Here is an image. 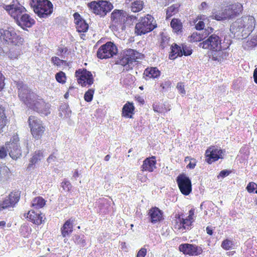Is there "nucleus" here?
Here are the masks:
<instances>
[{
	"instance_id": "obj_58",
	"label": "nucleus",
	"mask_w": 257,
	"mask_h": 257,
	"mask_svg": "<svg viewBox=\"0 0 257 257\" xmlns=\"http://www.w3.org/2000/svg\"><path fill=\"white\" fill-rule=\"evenodd\" d=\"M208 8V5L205 2H202L199 6L198 9L201 11L207 10Z\"/></svg>"
},
{
	"instance_id": "obj_16",
	"label": "nucleus",
	"mask_w": 257,
	"mask_h": 257,
	"mask_svg": "<svg viewBox=\"0 0 257 257\" xmlns=\"http://www.w3.org/2000/svg\"><path fill=\"white\" fill-rule=\"evenodd\" d=\"M179 249L184 254L189 255H198L202 252L201 247L189 243L180 244L179 246Z\"/></svg>"
},
{
	"instance_id": "obj_29",
	"label": "nucleus",
	"mask_w": 257,
	"mask_h": 257,
	"mask_svg": "<svg viewBox=\"0 0 257 257\" xmlns=\"http://www.w3.org/2000/svg\"><path fill=\"white\" fill-rule=\"evenodd\" d=\"M144 74L149 78H156L160 75V71L156 67L148 68L145 70Z\"/></svg>"
},
{
	"instance_id": "obj_42",
	"label": "nucleus",
	"mask_w": 257,
	"mask_h": 257,
	"mask_svg": "<svg viewBox=\"0 0 257 257\" xmlns=\"http://www.w3.org/2000/svg\"><path fill=\"white\" fill-rule=\"evenodd\" d=\"M233 245V242L228 239L224 240L221 243V247L225 250H229Z\"/></svg>"
},
{
	"instance_id": "obj_63",
	"label": "nucleus",
	"mask_w": 257,
	"mask_h": 257,
	"mask_svg": "<svg viewBox=\"0 0 257 257\" xmlns=\"http://www.w3.org/2000/svg\"><path fill=\"white\" fill-rule=\"evenodd\" d=\"M196 166V161L195 160H193V162L191 161L187 165V167L190 169H194Z\"/></svg>"
},
{
	"instance_id": "obj_15",
	"label": "nucleus",
	"mask_w": 257,
	"mask_h": 257,
	"mask_svg": "<svg viewBox=\"0 0 257 257\" xmlns=\"http://www.w3.org/2000/svg\"><path fill=\"white\" fill-rule=\"evenodd\" d=\"M222 150L216 148L214 146H211L207 149L205 152L206 161L208 164L222 158Z\"/></svg>"
},
{
	"instance_id": "obj_25",
	"label": "nucleus",
	"mask_w": 257,
	"mask_h": 257,
	"mask_svg": "<svg viewBox=\"0 0 257 257\" xmlns=\"http://www.w3.org/2000/svg\"><path fill=\"white\" fill-rule=\"evenodd\" d=\"M149 215L150 217V221L152 223H156L162 219V212L157 207L151 208L149 212Z\"/></svg>"
},
{
	"instance_id": "obj_13",
	"label": "nucleus",
	"mask_w": 257,
	"mask_h": 257,
	"mask_svg": "<svg viewBox=\"0 0 257 257\" xmlns=\"http://www.w3.org/2000/svg\"><path fill=\"white\" fill-rule=\"evenodd\" d=\"M24 216L29 221L34 224L40 225L45 221L44 215L40 211H35L33 209L29 210L27 213L24 214Z\"/></svg>"
},
{
	"instance_id": "obj_47",
	"label": "nucleus",
	"mask_w": 257,
	"mask_h": 257,
	"mask_svg": "<svg viewBox=\"0 0 257 257\" xmlns=\"http://www.w3.org/2000/svg\"><path fill=\"white\" fill-rule=\"evenodd\" d=\"M75 242L82 247H84L86 244L85 240L78 235H75Z\"/></svg>"
},
{
	"instance_id": "obj_33",
	"label": "nucleus",
	"mask_w": 257,
	"mask_h": 257,
	"mask_svg": "<svg viewBox=\"0 0 257 257\" xmlns=\"http://www.w3.org/2000/svg\"><path fill=\"white\" fill-rule=\"evenodd\" d=\"M144 6V2L141 0H135L131 3V10L136 13L141 11Z\"/></svg>"
},
{
	"instance_id": "obj_21",
	"label": "nucleus",
	"mask_w": 257,
	"mask_h": 257,
	"mask_svg": "<svg viewBox=\"0 0 257 257\" xmlns=\"http://www.w3.org/2000/svg\"><path fill=\"white\" fill-rule=\"evenodd\" d=\"M13 46L7 53L9 58L11 60L18 59L23 54L22 48L24 44H20L19 45H12Z\"/></svg>"
},
{
	"instance_id": "obj_28",
	"label": "nucleus",
	"mask_w": 257,
	"mask_h": 257,
	"mask_svg": "<svg viewBox=\"0 0 257 257\" xmlns=\"http://www.w3.org/2000/svg\"><path fill=\"white\" fill-rule=\"evenodd\" d=\"M257 45V32L250 36V38L243 44L244 49H251Z\"/></svg>"
},
{
	"instance_id": "obj_54",
	"label": "nucleus",
	"mask_w": 257,
	"mask_h": 257,
	"mask_svg": "<svg viewBox=\"0 0 257 257\" xmlns=\"http://www.w3.org/2000/svg\"><path fill=\"white\" fill-rule=\"evenodd\" d=\"M204 27V23L203 21H199L195 25V28L197 30H203Z\"/></svg>"
},
{
	"instance_id": "obj_18",
	"label": "nucleus",
	"mask_w": 257,
	"mask_h": 257,
	"mask_svg": "<svg viewBox=\"0 0 257 257\" xmlns=\"http://www.w3.org/2000/svg\"><path fill=\"white\" fill-rule=\"evenodd\" d=\"M74 22L77 31L78 33H85L87 31L89 26L80 15L76 12L73 14Z\"/></svg>"
},
{
	"instance_id": "obj_39",
	"label": "nucleus",
	"mask_w": 257,
	"mask_h": 257,
	"mask_svg": "<svg viewBox=\"0 0 257 257\" xmlns=\"http://www.w3.org/2000/svg\"><path fill=\"white\" fill-rule=\"evenodd\" d=\"M51 61L54 65L57 66H60L61 65H65L66 66L69 65V63L67 62L65 60H61L56 56L52 57L51 58Z\"/></svg>"
},
{
	"instance_id": "obj_30",
	"label": "nucleus",
	"mask_w": 257,
	"mask_h": 257,
	"mask_svg": "<svg viewBox=\"0 0 257 257\" xmlns=\"http://www.w3.org/2000/svg\"><path fill=\"white\" fill-rule=\"evenodd\" d=\"M182 56L181 52V47L174 44L171 47V54L169 55V58L173 60L176 58L177 57H181Z\"/></svg>"
},
{
	"instance_id": "obj_57",
	"label": "nucleus",
	"mask_w": 257,
	"mask_h": 257,
	"mask_svg": "<svg viewBox=\"0 0 257 257\" xmlns=\"http://www.w3.org/2000/svg\"><path fill=\"white\" fill-rule=\"evenodd\" d=\"M171 85V82L170 81H166L164 83L161 84V87L163 89H166L170 88Z\"/></svg>"
},
{
	"instance_id": "obj_9",
	"label": "nucleus",
	"mask_w": 257,
	"mask_h": 257,
	"mask_svg": "<svg viewBox=\"0 0 257 257\" xmlns=\"http://www.w3.org/2000/svg\"><path fill=\"white\" fill-rule=\"evenodd\" d=\"M153 19L152 17L149 15L142 18L136 25L135 33L138 35H142L152 31L155 28L152 23Z\"/></svg>"
},
{
	"instance_id": "obj_26",
	"label": "nucleus",
	"mask_w": 257,
	"mask_h": 257,
	"mask_svg": "<svg viewBox=\"0 0 257 257\" xmlns=\"http://www.w3.org/2000/svg\"><path fill=\"white\" fill-rule=\"evenodd\" d=\"M44 154L42 150H37L32 154V157L30 159L29 164L27 168L30 169L35 165L41 161L44 158Z\"/></svg>"
},
{
	"instance_id": "obj_1",
	"label": "nucleus",
	"mask_w": 257,
	"mask_h": 257,
	"mask_svg": "<svg viewBox=\"0 0 257 257\" xmlns=\"http://www.w3.org/2000/svg\"><path fill=\"white\" fill-rule=\"evenodd\" d=\"M20 100L30 108L41 115L47 116L50 113V104L33 92L22 81L16 82Z\"/></svg>"
},
{
	"instance_id": "obj_22",
	"label": "nucleus",
	"mask_w": 257,
	"mask_h": 257,
	"mask_svg": "<svg viewBox=\"0 0 257 257\" xmlns=\"http://www.w3.org/2000/svg\"><path fill=\"white\" fill-rule=\"evenodd\" d=\"M156 157L152 156L146 158L144 161L142 166V170L143 171H148L152 172L156 168Z\"/></svg>"
},
{
	"instance_id": "obj_19",
	"label": "nucleus",
	"mask_w": 257,
	"mask_h": 257,
	"mask_svg": "<svg viewBox=\"0 0 257 257\" xmlns=\"http://www.w3.org/2000/svg\"><path fill=\"white\" fill-rule=\"evenodd\" d=\"M21 197V192L15 190L11 193L4 200V205L7 208L14 207L19 202Z\"/></svg>"
},
{
	"instance_id": "obj_34",
	"label": "nucleus",
	"mask_w": 257,
	"mask_h": 257,
	"mask_svg": "<svg viewBox=\"0 0 257 257\" xmlns=\"http://www.w3.org/2000/svg\"><path fill=\"white\" fill-rule=\"evenodd\" d=\"M46 204V201L42 197L39 196L34 198L32 203V206L36 208L43 207Z\"/></svg>"
},
{
	"instance_id": "obj_23",
	"label": "nucleus",
	"mask_w": 257,
	"mask_h": 257,
	"mask_svg": "<svg viewBox=\"0 0 257 257\" xmlns=\"http://www.w3.org/2000/svg\"><path fill=\"white\" fill-rule=\"evenodd\" d=\"M213 29L211 27H208L207 29H205L203 30L202 33H193L191 38L192 40L194 42H199L205 38L207 37L211 33L213 32Z\"/></svg>"
},
{
	"instance_id": "obj_59",
	"label": "nucleus",
	"mask_w": 257,
	"mask_h": 257,
	"mask_svg": "<svg viewBox=\"0 0 257 257\" xmlns=\"http://www.w3.org/2000/svg\"><path fill=\"white\" fill-rule=\"evenodd\" d=\"M68 50L67 47H59L58 49V51L60 53L59 55L62 56L63 53H66L68 52Z\"/></svg>"
},
{
	"instance_id": "obj_7",
	"label": "nucleus",
	"mask_w": 257,
	"mask_h": 257,
	"mask_svg": "<svg viewBox=\"0 0 257 257\" xmlns=\"http://www.w3.org/2000/svg\"><path fill=\"white\" fill-rule=\"evenodd\" d=\"M19 142V136L16 134L12 137L10 141L6 143L9 156L13 160H16L22 156V152Z\"/></svg>"
},
{
	"instance_id": "obj_27",
	"label": "nucleus",
	"mask_w": 257,
	"mask_h": 257,
	"mask_svg": "<svg viewBox=\"0 0 257 257\" xmlns=\"http://www.w3.org/2000/svg\"><path fill=\"white\" fill-rule=\"evenodd\" d=\"M74 219L70 218L67 220L61 228V232L63 237H65L73 231V222Z\"/></svg>"
},
{
	"instance_id": "obj_56",
	"label": "nucleus",
	"mask_w": 257,
	"mask_h": 257,
	"mask_svg": "<svg viewBox=\"0 0 257 257\" xmlns=\"http://www.w3.org/2000/svg\"><path fill=\"white\" fill-rule=\"evenodd\" d=\"M229 174H230L229 171H228L226 170H224L221 171L220 172L219 175L218 176V177H221L222 178H224L225 177L228 176Z\"/></svg>"
},
{
	"instance_id": "obj_31",
	"label": "nucleus",
	"mask_w": 257,
	"mask_h": 257,
	"mask_svg": "<svg viewBox=\"0 0 257 257\" xmlns=\"http://www.w3.org/2000/svg\"><path fill=\"white\" fill-rule=\"evenodd\" d=\"M134 110V106L133 103H127L123 107L122 114L124 116L126 117H132L131 114Z\"/></svg>"
},
{
	"instance_id": "obj_49",
	"label": "nucleus",
	"mask_w": 257,
	"mask_h": 257,
	"mask_svg": "<svg viewBox=\"0 0 257 257\" xmlns=\"http://www.w3.org/2000/svg\"><path fill=\"white\" fill-rule=\"evenodd\" d=\"M8 122L7 118H0V134L4 131V128L6 127Z\"/></svg>"
},
{
	"instance_id": "obj_51",
	"label": "nucleus",
	"mask_w": 257,
	"mask_h": 257,
	"mask_svg": "<svg viewBox=\"0 0 257 257\" xmlns=\"http://www.w3.org/2000/svg\"><path fill=\"white\" fill-rule=\"evenodd\" d=\"M177 88L180 93L182 94H185L186 93V91L184 89V85L181 82H179L177 85Z\"/></svg>"
},
{
	"instance_id": "obj_32",
	"label": "nucleus",
	"mask_w": 257,
	"mask_h": 257,
	"mask_svg": "<svg viewBox=\"0 0 257 257\" xmlns=\"http://www.w3.org/2000/svg\"><path fill=\"white\" fill-rule=\"evenodd\" d=\"M211 56L213 60L219 62L221 61L224 59V57L226 56V54L221 50L220 48L218 50L212 51Z\"/></svg>"
},
{
	"instance_id": "obj_64",
	"label": "nucleus",
	"mask_w": 257,
	"mask_h": 257,
	"mask_svg": "<svg viewBox=\"0 0 257 257\" xmlns=\"http://www.w3.org/2000/svg\"><path fill=\"white\" fill-rule=\"evenodd\" d=\"M253 77L254 82L257 84V67L254 70Z\"/></svg>"
},
{
	"instance_id": "obj_2",
	"label": "nucleus",
	"mask_w": 257,
	"mask_h": 257,
	"mask_svg": "<svg viewBox=\"0 0 257 257\" xmlns=\"http://www.w3.org/2000/svg\"><path fill=\"white\" fill-rule=\"evenodd\" d=\"M255 19L252 16H246L237 19L230 26V31L238 39L247 38L255 28Z\"/></svg>"
},
{
	"instance_id": "obj_43",
	"label": "nucleus",
	"mask_w": 257,
	"mask_h": 257,
	"mask_svg": "<svg viewBox=\"0 0 257 257\" xmlns=\"http://www.w3.org/2000/svg\"><path fill=\"white\" fill-rule=\"evenodd\" d=\"M61 186L64 191L67 192H70L72 187L71 183L65 179L62 182Z\"/></svg>"
},
{
	"instance_id": "obj_17",
	"label": "nucleus",
	"mask_w": 257,
	"mask_h": 257,
	"mask_svg": "<svg viewBox=\"0 0 257 257\" xmlns=\"http://www.w3.org/2000/svg\"><path fill=\"white\" fill-rule=\"evenodd\" d=\"M96 55L100 59L112 57V42H108L101 46L97 50Z\"/></svg>"
},
{
	"instance_id": "obj_4",
	"label": "nucleus",
	"mask_w": 257,
	"mask_h": 257,
	"mask_svg": "<svg viewBox=\"0 0 257 257\" xmlns=\"http://www.w3.org/2000/svg\"><path fill=\"white\" fill-rule=\"evenodd\" d=\"M0 40L7 45H19L24 43V39L13 27L0 29Z\"/></svg>"
},
{
	"instance_id": "obj_5",
	"label": "nucleus",
	"mask_w": 257,
	"mask_h": 257,
	"mask_svg": "<svg viewBox=\"0 0 257 257\" xmlns=\"http://www.w3.org/2000/svg\"><path fill=\"white\" fill-rule=\"evenodd\" d=\"M30 4L40 18H46L53 12V5L48 0H30Z\"/></svg>"
},
{
	"instance_id": "obj_41",
	"label": "nucleus",
	"mask_w": 257,
	"mask_h": 257,
	"mask_svg": "<svg viewBox=\"0 0 257 257\" xmlns=\"http://www.w3.org/2000/svg\"><path fill=\"white\" fill-rule=\"evenodd\" d=\"M232 10L234 14H235L236 16L239 14L243 10V7L242 5L239 3H234V4L230 5Z\"/></svg>"
},
{
	"instance_id": "obj_6",
	"label": "nucleus",
	"mask_w": 257,
	"mask_h": 257,
	"mask_svg": "<svg viewBox=\"0 0 257 257\" xmlns=\"http://www.w3.org/2000/svg\"><path fill=\"white\" fill-rule=\"evenodd\" d=\"M28 122L33 138L37 140L41 139L46 130L43 121L36 116L31 115L28 118Z\"/></svg>"
},
{
	"instance_id": "obj_40",
	"label": "nucleus",
	"mask_w": 257,
	"mask_h": 257,
	"mask_svg": "<svg viewBox=\"0 0 257 257\" xmlns=\"http://www.w3.org/2000/svg\"><path fill=\"white\" fill-rule=\"evenodd\" d=\"M94 92L95 89L93 88L89 89L87 91H86L84 95V99L85 101L87 102H91L93 99Z\"/></svg>"
},
{
	"instance_id": "obj_60",
	"label": "nucleus",
	"mask_w": 257,
	"mask_h": 257,
	"mask_svg": "<svg viewBox=\"0 0 257 257\" xmlns=\"http://www.w3.org/2000/svg\"><path fill=\"white\" fill-rule=\"evenodd\" d=\"M227 11L228 12V14L230 15V19H232L236 16L235 14H234L233 11L232 10L231 7L230 5H229L227 8H226Z\"/></svg>"
},
{
	"instance_id": "obj_61",
	"label": "nucleus",
	"mask_w": 257,
	"mask_h": 257,
	"mask_svg": "<svg viewBox=\"0 0 257 257\" xmlns=\"http://www.w3.org/2000/svg\"><path fill=\"white\" fill-rule=\"evenodd\" d=\"M8 168L5 167H0V178L7 172Z\"/></svg>"
},
{
	"instance_id": "obj_37",
	"label": "nucleus",
	"mask_w": 257,
	"mask_h": 257,
	"mask_svg": "<svg viewBox=\"0 0 257 257\" xmlns=\"http://www.w3.org/2000/svg\"><path fill=\"white\" fill-rule=\"evenodd\" d=\"M171 26L176 32H179L182 29V24L178 19H173L171 22Z\"/></svg>"
},
{
	"instance_id": "obj_52",
	"label": "nucleus",
	"mask_w": 257,
	"mask_h": 257,
	"mask_svg": "<svg viewBox=\"0 0 257 257\" xmlns=\"http://www.w3.org/2000/svg\"><path fill=\"white\" fill-rule=\"evenodd\" d=\"M147 254V249L141 248L138 252L136 257H145Z\"/></svg>"
},
{
	"instance_id": "obj_36",
	"label": "nucleus",
	"mask_w": 257,
	"mask_h": 257,
	"mask_svg": "<svg viewBox=\"0 0 257 257\" xmlns=\"http://www.w3.org/2000/svg\"><path fill=\"white\" fill-rule=\"evenodd\" d=\"M214 19L217 21H221L225 19H230V15L228 14L226 8L222 13L216 14L213 16Z\"/></svg>"
},
{
	"instance_id": "obj_55",
	"label": "nucleus",
	"mask_w": 257,
	"mask_h": 257,
	"mask_svg": "<svg viewBox=\"0 0 257 257\" xmlns=\"http://www.w3.org/2000/svg\"><path fill=\"white\" fill-rule=\"evenodd\" d=\"M170 3V0H160L158 4L160 7H165Z\"/></svg>"
},
{
	"instance_id": "obj_53",
	"label": "nucleus",
	"mask_w": 257,
	"mask_h": 257,
	"mask_svg": "<svg viewBox=\"0 0 257 257\" xmlns=\"http://www.w3.org/2000/svg\"><path fill=\"white\" fill-rule=\"evenodd\" d=\"M5 77L0 71V91H2L5 86Z\"/></svg>"
},
{
	"instance_id": "obj_8",
	"label": "nucleus",
	"mask_w": 257,
	"mask_h": 257,
	"mask_svg": "<svg viewBox=\"0 0 257 257\" xmlns=\"http://www.w3.org/2000/svg\"><path fill=\"white\" fill-rule=\"evenodd\" d=\"M88 7L96 15H105L112 8V4L106 1L99 0L92 1L87 5Z\"/></svg>"
},
{
	"instance_id": "obj_46",
	"label": "nucleus",
	"mask_w": 257,
	"mask_h": 257,
	"mask_svg": "<svg viewBox=\"0 0 257 257\" xmlns=\"http://www.w3.org/2000/svg\"><path fill=\"white\" fill-rule=\"evenodd\" d=\"M0 118H7L6 116V105L5 103H0Z\"/></svg>"
},
{
	"instance_id": "obj_14",
	"label": "nucleus",
	"mask_w": 257,
	"mask_h": 257,
	"mask_svg": "<svg viewBox=\"0 0 257 257\" xmlns=\"http://www.w3.org/2000/svg\"><path fill=\"white\" fill-rule=\"evenodd\" d=\"M13 3L12 4L6 6L5 10L14 19L17 20L26 11V9L19 3L15 4L14 1Z\"/></svg>"
},
{
	"instance_id": "obj_3",
	"label": "nucleus",
	"mask_w": 257,
	"mask_h": 257,
	"mask_svg": "<svg viewBox=\"0 0 257 257\" xmlns=\"http://www.w3.org/2000/svg\"><path fill=\"white\" fill-rule=\"evenodd\" d=\"M118 53V49L113 43V59H115V64L125 66L126 70L133 68V63L137 62L140 55L139 52L131 49L119 55L117 54Z\"/></svg>"
},
{
	"instance_id": "obj_11",
	"label": "nucleus",
	"mask_w": 257,
	"mask_h": 257,
	"mask_svg": "<svg viewBox=\"0 0 257 257\" xmlns=\"http://www.w3.org/2000/svg\"><path fill=\"white\" fill-rule=\"evenodd\" d=\"M207 37L206 40L199 43L200 47L209 49L212 51L218 50L221 48V40L219 36L215 34H211Z\"/></svg>"
},
{
	"instance_id": "obj_50",
	"label": "nucleus",
	"mask_w": 257,
	"mask_h": 257,
	"mask_svg": "<svg viewBox=\"0 0 257 257\" xmlns=\"http://www.w3.org/2000/svg\"><path fill=\"white\" fill-rule=\"evenodd\" d=\"M257 187V185L254 183H249L246 189L249 193L253 192L255 188Z\"/></svg>"
},
{
	"instance_id": "obj_24",
	"label": "nucleus",
	"mask_w": 257,
	"mask_h": 257,
	"mask_svg": "<svg viewBox=\"0 0 257 257\" xmlns=\"http://www.w3.org/2000/svg\"><path fill=\"white\" fill-rule=\"evenodd\" d=\"M128 19L127 13L123 10L113 11V23L121 24Z\"/></svg>"
},
{
	"instance_id": "obj_10",
	"label": "nucleus",
	"mask_w": 257,
	"mask_h": 257,
	"mask_svg": "<svg viewBox=\"0 0 257 257\" xmlns=\"http://www.w3.org/2000/svg\"><path fill=\"white\" fill-rule=\"evenodd\" d=\"M77 81L82 87L89 86L94 82V78L91 72L85 69H79L75 72Z\"/></svg>"
},
{
	"instance_id": "obj_20",
	"label": "nucleus",
	"mask_w": 257,
	"mask_h": 257,
	"mask_svg": "<svg viewBox=\"0 0 257 257\" xmlns=\"http://www.w3.org/2000/svg\"><path fill=\"white\" fill-rule=\"evenodd\" d=\"M17 24L23 29L32 27L35 23V21L31 16L27 14H23L19 19L16 20Z\"/></svg>"
},
{
	"instance_id": "obj_44",
	"label": "nucleus",
	"mask_w": 257,
	"mask_h": 257,
	"mask_svg": "<svg viewBox=\"0 0 257 257\" xmlns=\"http://www.w3.org/2000/svg\"><path fill=\"white\" fill-rule=\"evenodd\" d=\"M181 50L182 55L189 56L192 53V50L191 49V48L185 44L182 45V47H181Z\"/></svg>"
},
{
	"instance_id": "obj_35",
	"label": "nucleus",
	"mask_w": 257,
	"mask_h": 257,
	"mask_svg": "<svg viewBox=\"0 0 257 257\" xmlns=\"http://www.w3.org/2000/svg\"><path fill=\"white\" fill-rule=\"evenodd\" d=\"M180 5L174 4L166 9V19H168L178 12Z\"/></svg>"
},
{
	"instance_id": "obj_38",
	"label": "nucleus",
	"mask_w": 257,
	"mask_h": 257,
	"mask_svg": "<svg viewBox=\"0 0 257 257\" xmlns=\"http://www.w3.org/2000/svg\"><path fill=\"white\" fill-rule=\"evenodd\" d=\"M55 79L58 83L63 84L66 82L67 77L64 72L60 71L55 74Z\"/></svg>"
},
{
	"instance_id": "obj_12",
	"label": "nucleus",
	"mask_w": 257,
	"mask_h": 257,
	"mask_svg": "<svg viewBox=\"0 0 257 257\" xmlns=\"http://www.w3.org/2000/svg\"><path fill=\"white\" fill-rule=\"evenodd\" d=\"M179 188L184 195H188L192 191V184L189 178L184 174L179 175L176 179Z\"/></svg>"
},
{
	"instance_id": "obj_48",
	"label": "nucleus",
	"mask_w": 257,
	"mask_h": 257,
	"mask_svg": "<svg viewBox=\"0 0 257 257\" xmlns=\"http://www.w3.org/2000/svg\"><path fill=\"white\" fill-rule=\"evenodd\" d=\"M8 149L6 148V145H3L0 147V159H5L8 155Z\"/></svg>"
},
{
	"instance_id": "obj_45",
	"label": "nucleus",
	"mask_w": 257,
	"mask_h": 257,
	"mask_svg": "<svg viewBox=\"0 0 257 257\" xmlns=\"http://www.w3.org/2000/svg\"><path fill=\"white\" fill-rule=\"evenodd\" d=\"M189 219L179 218L180 223L185 229H189L192 225V222Z\"/></svg>"
},
{
	"instance_id": "obj_62",
	"label": "nucleus",
	"mask_w": 257,
	"mask_h": 257,
	"mask_svg": "<svg viewBox=\"0 0 257 257\" xmlns=\"http://www.w3.org/2000/svg\"><path fill=\"white\" fill-rule=\"evenodd\" d=\"M56 159V156L54 155V153L51 154L49 157L47 158V162L48 163H50L52 161H54Z\"/></svg>"
}]
</instances>
